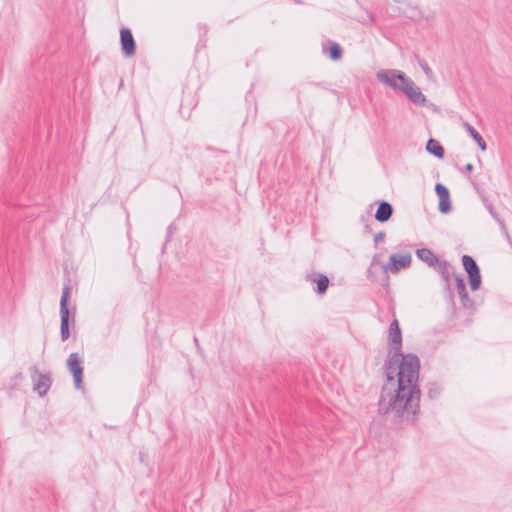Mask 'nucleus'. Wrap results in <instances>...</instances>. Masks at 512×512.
Instances as JSON below:
<instances>
[{
  "label": "nucleus",
  "instance_id": "f257e3e1",
  "mask_svg": "<svg viewBox=\"0 0 512 512\" xmlns=\"http://www.w3.org/2000/svg\"><path fill=\"white\" fill-rule=\"evenodd\" d=\"M390 363V367H383L387 384L382 388L378 411L392 420H413L420 407L419 358L406 354L402 364H397L396 358Z\"/></svg>",
  "mask_w": 512,
  "mask_h": 512
},
{
  "label": "nucleus",
  "instance_id": "f03ea898",
  "mask_svg": "<svg viewBox=\"0 0 512 512\" xmlns=\"http://www.w3.org/2000/svg\"><path fill=\"white\" fill-rule=\"evenodd\" d=\"M389 342L393 350V354L389 355L387 361L385 362L384 366L390 367V362L392 359L396 358L397 364H402L403 357H406V355L401 353V346H402V334L399 327V322L397 319H394L389 327Z\"/></svg>",
  "mask_w": 512,
  "mask_h": 512
},
{
  "label": "nucleus",
  "instance_id": "7ed1b4c3",
  "mask_svg": "<svg viewBox=\"0 0 512 512\" xmlns=\"http://www.w3.org/2000/svg\"><path fill=\"white\" fill-rule=\"evenodd\" d=\"M71 294L70 285H65L62 290V296L60 300V335L61 340L66 341L70 337V329H69V308H68V300Z\"/></svg>",
  "mask_w": 512,
  "mask_h": 512
},
{
  "label": "nucleus",
  "instance_id": "20e7f679",
  "mask_svg": "<svg viewBox=\"0 0 512 512\" xmlns=\"http://www.w3.org/2000/svg\"><path fill=\"white\" fill-rule=\"evenodd\" d=\"M400 91L408 98L410 102L418 106H425L427 99L420 88L411 78H401Z\"/></svg>",
  "mask_w": 512,
  "mask_h": 512
},
{
  "label": "nucleus",
  "instance_id": "39448f33",
  "mask_svg": "<svg viewBox=\"0 0 512 512\" xmlns=\"http://www.w3.org/2000/svg\"><path fill=\"white\" fill-rule=\"evenodd\" d=\"M462 265L468 275L471 290H478L481 285V275L476 261L469 255H463Z\"/></svg>",
  "mask_w": 512,
  "mask_h": 512
},
{
  "label": "nucleus",
  "instance_id": "423d86ee",
  "mask_svg": "<svg viewBox=\"0 0 512 512\" xmlns=\"http://www.w3.org/2000/svg\"><path fill=\"white\" fill-rule=\"evenodd\" d=\"M411 261L412 258L410 253L392 254L389 257V262L384 264L382 269L385 273H397L401 269L408 268L411 265Z\"/></svg>",
  "mask_w": 512,
  "mask_h": 512
},
{
  "label": "nucleus",
  "instance_id": "0eeeda50",
  "mask_svg": "<svg viewBox=\"0 0 512 512\" xmlns=\"http://www.w3.org/2000/svg\"><path fill=\"white\" fill-rule=\"evenodd\" d=\"M67 368L72 373L76 389L83 388V366L77 353H71L67 359Z\"/></svg>",
  "mask_w": 512,
  "mask_h": 512
},
{
  "label": "nucleus",
  "instance_id": "6e6552de",
  "mask_svg": "<svg viewBox=\"0 0 512 512\" xmlns=\"http://www.w3.org/2000/svg\"><path fill=\"white\" fill-rule=\"evenodd\" d=\"M408 78L403 72L399 70H382L377 73V79L391 87L394 90H399L401 87V78Z\"/></svg>",
  "mask_w": 512,
  "mask_h": 512
},
{
  "label": "nucleus",
  "instance_id": "1a4fd4ad",
  "mask_svg": "<svg viewBox=\"0 0 512 512\" xmlns=\"http://www.w3.org/2000/svg\"><path fill=\"white\" fill-rule=\"evenodd\" d=\"M32 371V382H33V390L36 391L39 396L43 397L47 394L48 390L51 387L52 380L49 374H42L38 372L36 367L31 368Z\"/></svg>",
  "mask_w": 512,
  "mask_h": 512
},
{
  "label": "nucleus",
  "instance_id": "9d476101",
  "mask_svg": "<svg viewBox=\"0 0 512 512\" xmlns=\"http://www.w3.org/2000/svg\"><path fill=\"white\" fill-rule=\"evenodd\" d=\"M121 50L126 57L135 54L136 44L129 28H122L120 31Z\"/></svg>",
  "mask_w": 512,
  "mask_h": 512
},
{
  "label": "nucleus",
  "instance_id": "9b49d317",
  "mask_svg": "<svg viewBox=\"0 0 512 512\" xmlns=\"http://www.w3.org/2000/svg\"><path fill=\"white\" fill-rule=\"evenodd\" d=\"M435 191L439 198V211L441 213H448L451 211V201H450V194L449 190L446 186L442 185L441 183H437L435 185Z\"/></svg>",
  "mask_w": 512,
  "mask_h": 512
},
{
  "label": "nucleus",
  "instance_id": "f8f14e48",
  "mask_svg": "<svg viewBox=\"0 0 512 512\" xmlns=\"http://www.w3.org/2000/svg\"><path fill=\"white\" fill-rule=\"evenodd\" d=\"M417 257L426 263L429 267L436 268V265L441 261L435 253L428 248H420L416 250Z\"/></svg>",
  "mask_w": 512,
  "mask_h": 512
},
{
  "label": "nucleus",
  "instance_id": "ddd939ff",
  "mask_svg": "<svg viewBox=\"0 0 512 512\" xmlns=\"http://www.w3.org/2000/svg\"><path fill=\"white\" fill-rule=\"evenodd\" d=\"M393 214V207L389 202L381 201L375 213V219L381 223L388 221Z\"/></svg>",
  "mask_w": 512,
  "mask_h": 512
},
{
  "label": "nucleus",
  "instance_id": "4468645a",
  "mask_svg": "<svg viewBox=\"0 0 512 512\" xmlns=\"http://www.w3.org/2000/svg\"><path fill=\"white\" fill-rule=\"evenodd\" d=\"M462 126L465 131L473 138V140L477 143L478 147L485 151L487 149V144L479 132L467 121H462Z\"/></svg>",
  "mask_w": 512,
  "mask_h": 512
},
{
  "label": "nucleus",
  "instance_id": "2eb2a0df",
  "mask_svg": "<svg viewBox=\"0 0 512 512\" xmlns=\"http://www.w3.org/2000/svg\"><path fill=\"white\" fill-rule=\"evenodd\" d=\"M435 269L440 273L443 281L445 282L446 288L449 289L451 276L455 274L452 271L451 265L447 261L441 260L439 264L436 265Z\"/></svg>",
  "mask_w": 512,
  "mask_h": 512
},
{
  "label": "nucleus",
  "instance_id": "dca6fc26",
  "mask_svg": "<svg viewBox=\"0 0 512 512\" xmlns=\"http://www.w3.org/2000/svg\"><path fill=\"white\" fill-rule=\"evenodd\" d=\"M426 150L439 159H442L445 154L444 148L441 146V144L432 138L428 140L426 144Z\"/></svg>",
  "mask_w": 512,
  "mask_h": 512
},
{
  "label": "nucleus",
  "instance_id": "f3484780",
  "mask_svg": "<svg viewBox=\"0 0 512 512\" xmlns=\"http://www.w3.org/2000/svg\"><path fill=\"white\" fill-rule=\"evenodd\" d=\"M312 281L317 283L315 291L318 294L323 295L326 293L329 286V279L326 275L314 273Z\"/></svg>",
  "mask_w": 512,
  "mask_h": 512
},
{
  "label": "nucleus",
  "instance_id": "a211bd4d",
  "mask_svg": "<svg viewBox=\"0 0 512 512\" xmlns=\"http://www.w3.org/2000/svg\"><path fill=\"white\" fill-rule=\"evenodd\" d=\"M461 304L465 309L473 310L474 309V301L469 297L467 290H464L463 292L458 293Z\"/></svg>",
  "mask_w": 512,
  "mask_h": 512
},
{
  "label": "nucleus",
  "instance_id": "6ab92c4d",
  "mask_svg": "<svg viewBox=\"0 0 512 512\" xmlns=\"http://www.w3.org/2000/svg\"><path fill=\"white\" fill-rule=\"evenodd\" d=\"M343 50L337 43H332L329 48V56L332 60L336 61L342 57Z\"/></svg>",
  "mask_w": 512,
  "mask_h": 512
},
{
  "label": "nucleus",
  "instance_id": "aec40b11",
  "mask_svg": "<svg viewBox=\"0 0 512 512\" xmlns=\"http://www.w3.org/2000/svg\"><path fill=\"white\" fill-rule=\"evenodd\" d=\"M414 57L417 60V62L420 65V67L422 68V70L425 73V75L429 79H431L433 77V71L430 68V66L428 65V63L424 59L420 58L417 54H415Z\"/></svg>",
  "mask_w": 512,
  "mask_h": 512
},
{
  "label": "nucleus",
  "instance_id": "412c9836",
  "mask_svg": "<svg viewBox=\"0 0 512 512\" xmlns=\"http://www.w3.org/2000/svg\"><path fill=\"white\" fill-rule=\"evenodd\" d=\"M453 277H454L455 286H456L458 293L466 290V285H465V281H464L462 274L455 273V274H453Z\"/></svg>",
  "mask_w": 512,
  "mask_h": 512
},
{
  "label": "nucleus",
  "instance_id": "4be33fe9",
  "mask_svg": "<svg viewBox=\"0 0 512 512\" xmlns=\"http://www.w3.org/2000/svg\"><path fill=\"white\" fill-rule=\"evenodd\" d=\"M440 393V387L436 383H431L429 385L428 395L430 398H435Z\"/></svg>",
  "mask_w": 512,
  "mask_h": 512
},
{
  "label": "nucleus",
  "instance_id": "5701e85b",
  "mask_svg": "<svg viewBox=\"0 0 512 512\" xmlns=\"http://www.w3.org/2000/svg\"><path fill=\"white\" fill-rule=\"evenodd\" d=\"M385 239V233L383 231H380L374 235V243L375 245L379 244Z\"/></svg>",
  "mask_w": 512,
  "mask_h": 512
},
{
  "label": "nucleus",
  "instance_id": "b1692460",
  "mask_svg": "<svg viewBox=\"0 0 512 512\" xmlns=\"http://www.w3.org/2000/svg\"><path fill=\"white\" fill-rule=\"evenodd\" d=\"M487 209L489 210L490 214L497 219V215L496 213L494 212V208L491 204L487 205Z\"/></svg>",
  "mask_w": 512,
  "mask_h": 512
},
{
  "label": "nucleus",
  "instance_id": "393cba45",
  "mask_svg": "<svg viewBox=\"0 0 512 512\" xmlns=\"http://www.w3.org/2000/svg\"><path fill=\"white\" fill-rule=\"evenodd\" d=\"M368 18H369V19H368V21H367V22H365V24H372V23H374L375 18H374V16H373V14L368 13Z\"/></svg>",
  "mask_w": 512,
  "mask_h": 512
},
{
  "label": "nucleus",
  "instance_id": "a878e982",
  "mask_svg": "<svg viewBox=\"0 0 512 512\" xmlns=\"http://www.w3.org/2000/svg\"><path fill=\"white\" fill-rule=\"evenodd\" d=\"M465 170L467 172H471L473 170V165L471 163H468L465 165Z\"/></svg>",
  "mask_w": 512,
  "mask_h": 512
},
{
  "label": "nucleus",
  "instance_id": "bb28decb",
  "mask_svg": "<svg viewBox=\"0 0 512 512\" xmlns=\"http://www.w3.org/2000/svg\"><path fill=\"white\" fill-rule=\"evenodd\" d=\"M376 263V257L373 258L372 260V265Z\"/></svg>",
  "mask_w": 512,
  "mask_h": 512
},
{
  "label": "nucleus",
  "instance_id": "cd10ccee",
  "mask_svg": "<svg viewBox=\"0 0 512 512\" xmlns=\"http://www.w3.org/2000/svg\"><path fill=\"white\" fill-rule=\"evenodd\" d=\"M396 2H399V0H395Z\"/></svg>",
  "mask_w": 512,
  "mask_h": 512
}]
</instances>
